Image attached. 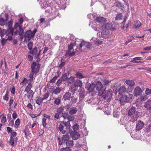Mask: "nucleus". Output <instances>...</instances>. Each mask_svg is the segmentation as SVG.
Returning <instances> with one entry per match:
<instances>
[{
  "instance_id": "obj_1",
  "label": "nucleus",
  "mask_w": 151,
  "mask_h": 151,
  "mask_svg": "<svg viewBox=\"0 0 151 151\" xmlns=\"http://www.w3.org/2000/svg\"><path fill=\"white\" fill-rule=\"evenodd\" d=\"M40 66V64H37L35 62H33L31 65V73L29 75L30 79H28V81H32L34 75L37 74L39 72Z\"/></svg>"
},
{
  "instance_id": "obj_2",
  "label": "nucleus",
  "mask_w": 151,
  "mask_h": 151,
  "mask_svg": "<svg viewBox=\"0 0 151 151\" xmlns=\"http://www.w3.org/2000/svg\"><path fill=\"white\" fill-rule=\"evenodd\" d=\"M95 88L98 91V95L99 96L103 94V91L105 90L106 87L103 86L101 82L99 81H97L95 84Z\"/></svg>"
},
{
  "instance_id": "obj_3",
  "label": "nucleus",
  "mask_w": 151,
  "mask_h": 151,
  "mask_svg": "<svg viewBox=\"0 0 151 151\" xmlns=\"http://www.w3.org/2000/svg\"><path fill=\"white\" fill-rule=\"evenodd\" d=\"M102 92H103V94L99 96H102L104 99H107L109 101H110L112 96V91L110 89L107 91L105 90Z\"/></svg>"
},
{
  "instance_id": "obj_4",
  "label": "nucleus",
  "mask_w": 151,
  "mask_h": 151,
  "mask_svg": "<svg viewBox=\"0 0 151 151\" xmlns=\"http://www.w3.org/2000/svg\"><path fill=\"white\" fill-rule=\"evenodd\" d=\"M74 46V45L72 43H70L68 45V50L66 51L65 53V56H68L69 57L73 56L75 54V52L73 51L71 53V50L73 49V46Z\"/></svg>"
},
{
  "instance_id": "obj_5",
  "label": "nucleus",
  "mask_w": 151,
  "mask_h": 151,
  "mask_svg": "<svg viewBox=\"0 0 151 151\" xmlns=\"http://www.w3.org/2000/svg\"><path fill=\"white\" fill-rule=\"evenodd\" d=\"M139 113L137 111L136 108L135 106H132L129 109L128 115L129 116L136 115L137 116L139 115Z\"/></svg>"
},
{
  "instance_id": "obj_6",
  "label": "nucleus",
  "mask_w": 151,
  "mask_h": 151,
  "mask_svg": "<svg viewBox=\"0 0 151 151\" xmlns=\"http://www.w3.org/2000/svg\"><path fill=\"white\" fill-rule=\"evenodd\" d=\"M32 31L30 30L27 31L25 33V35L24 36V42H27L28 41H29L34 36L32 35Z\"/></svg>"
},
{
  "instance_id": "obj_7",
  "label": "nucleus",
  "mask_w": 151,
  "mask_h": 151,
  "mask_svg": "<svg viewBox=\"0 0 151 151\" xmlns=\"http://www.w3.org/2000/svg\"><path fill=\"white\" fill-rule=\"evenodd\" d=\"M69 132H70V137L73 140H77L80 137V134L77 131H72L71 130H70Z\"/></svg>"
},
{
  "instance_id": "obj_8",
  "label": "nucleus",
  "mask_w": 151,
  "mask_h": 151,
  "mask_svg": "<svg viewBox=\"0 0 151 151\" xmlns=\"http://www.w3.org/2000/svg\"><path fill=\"white\" fill-rule=\"evenodd\" d=\"M95 83L90 84L89 83L87 82L86 84L85 88L88 90L89 92L93 91L95 89Z\"/></svg>"
},
{
  "instance_id": "obj_9",
  "label": "nucleus",
  "mask_w": 151,
  "mask_h": 151,
  "mask_svg": "<svg viewBox=\"0 0 151 151\" xmlns=\"http://www.w3.org/2000/svg\"><path fill=\"white\" fill-rule=\"evenodd\" d=\"M119 96L118 95L116 97V99L117 100H119V101H120V104L122 105H124V104L126 102V95H120V97L119 98Z\"/></svg>"
},
{
  "instance_id": "obj_10",
  "label": "nucleus",
  "mask_w": 151,
  "mask_h": 151,
  "mask_svg": "<svg viewBox=\"0 0 151 151\" xmlns=\"http://www.w3.org/2000/svg\"><path fill=\"white\" fill-rule=\"evenodd\" d=\"M8 29H7V31L8 34H10L13 35L14 33V29H12V26L13 22L12 20H10L8 22Z\"/></svg>"
},
{
  "instance_id": "obj_11",
  "label": "nucleus",
  "mask_w": 151,
  "mask_h": 151,
  "mask_svg": "<svg viewBox=\"0 0 151 151\" xmlns=\"http://www.w3.org/2000/svg\"><path fill=\"white\" fill-rule=\"evenodd\" d=\"M101 36L104 38H107L109 37L110 34L108 30H104L101 32Z\"/></svg>"
},
{
  "instance_id": "obj_12",
  "label": "nucleus",
  "mask_w": 151,
  "mask_h": 151,
  "mask_svg": "<svg viewBox=\"0 0 151 151\" xmlns=\"http://www.w3.org/2000/svg\"><path fill=\"white\" fill-rule=\"evenodd\" d=\"M144 107L147 111L151 112V100L148 99L144 104Z\"/></svg>"
},
{
  "instance_id": "obj_13",
  "label": "nucleus",
  "mask_w": 151,
  "mask_h": 151,
  "mask_svg": "<svg viewBox=\"0 0 151 151\" xmlns=\"http://www.w3.org/2000/svg\"><path fill=\"white\" fill-rule=\"evenodd\" d=\"M142 91L140 87L138 86H137L134 90L133 94L134 96L137 97L139 96Z\"/></svg>"
},
{
  "instance_id": "obj_14",
  "label": "nucleus",
  "mask_w": 151,
  "mask_h": 151,
  "mask_svg": "<svg viewBox=\"0 0 151 151\" xmlns=\"http://www.w3.org/2000/svg\"><path fill=\"white\" fill-rule=\"evenodd\" d=\"M71 97V93L69 92L65 93L63 95L62 99L63 101L69 100Z\"/></svg>"
},
{
  "instance_id": "obj_15",
  "label": "nucleus",
  "mask_w": 151,
  "mask_h": 151,
  "mask_svg": "<svg viewBox=\"0 0 151 151\" xmlns=\"http://www.w3.org/2000/svg\"><path fill=\"white\" fill-rule=\"evenodd\" d=\"M144 125V123L141 122L140 120L139 121L137 124H136V129L137 130H141Z\"/></svg>"
},
{
  "instance_id": "obj_16",
  "label": "nucleus",
  "mask_w": 151,
  "mask_h": 151,
  "mask_svg": "<svg viewBox=\"0 0 151 151\" xmlns=\"http://www.w3.org/2000/svg\"><path fill=\"white\" fill-rule=\"evenodd\" d=\"M112 26V25L111 23H108L103 25L101 26V28L104 30H108L111 28Z\"/></svg>"
},
{
  "instance_id": "obj_17",
  "label": "nucleus",
  "mask_w": 151,
  "mask_h": 151,
  "mask_svg": "<svg viewBox=\"0 0 151 151\" xmlns=\"http://www.w3.org/2000/svg\"><path fill=\"white\" fill-rule=\"evenodd\" d=\"M96 20L98 23H100L101 24L104 23L106 21L105 18L101 17H97Z\"/></svg>"
},
{
  "instance_id": "obj_18",
  "label": "nucleus",
  "mask_w": 151,
  "mask_h": 151,
  "mask_svg": "<svg viewBox=\"0 0 151 151\" xmlns=\"http://www.w3.org/2000/svg\"><path fill=\"white\" fill-rule=\"evenodd\" d=\"M126 83L132 89L133 88V87L135 85V83L132 80H127L125 81Z\"/></svg>"
},
{
  "instance_id": "obj_19",
  "label": "nucleus",
  "mask_w": 151,
  "mask_h": 151,
  "mask_svg": "<svg viewBox=\"0 0 151 151\" xmlns=\"http://www.w3.org/2000/svg\"><path fill=\"white\" fill-rule=\"evenodd\" d=\"M114 5L116 7L119 8L121 9H122L124 8V5L122 4L121 2L119 1H116L114 3Z\"/></svg>"
},
{
  "instance_id": "obj_20",
  "label": "nucleus",
  "mask_w": 151,
  "mask_h": 151,
  "mask_svg": "<svg viewBox=\"0 0 151 151\" xmlns=\"http://www.w3.org/2000/svg\"><path fill=\"white\" fill-rule=\"evenodd\" d=\"M37 47L35 46L33 49H32L31 50H30L29 53L31 54H32L33 55H35L37 54Z\"/></svg>"
},
{
  "instance_id": "obj_21",
  "label": "nucleus",
  "mask_w": 151,
  "mask_h": 151,
  "mask_svg": "<svg viewBox=\"0 0 151 151\" xmlns=\"http://www.w3.org/2000/svg\"><path fill=\"white\" fill-rule=\"evenodd\" d=\"M82 81L79 80H76L74 83L75 86L79 87L81 88L82 86Z\"/></svg>"
},
{
  "instance_id": "obj_22",
  "label": "nucleus",
  "mask_w": 151,
  "mask_h": 151,
  "mask_svg": "<svg viewBox=\"0 0 151 151\" xmlns=\"http://www.w3.org/2000/svg\"><path fill=\"white\" fill-rule=\"evenodd\" d=\"M79 93L80 97L81 98L84 97L85 93L84 88H81L80 89H79Z\"/></svg>"
},
{
  "instance_id": "obj_23",
  "label": "nucleus",
  "mask_w": 151,
  "mask_h": 151,
  "mask_svg": "<svg viewBox=\"0 0 151 151\" xmlns=\"http://www.w3.org/2000/svg\"><path fill=\"white\" fill-rule=\"evenodd\" d=\"M126 88L125 86H122L119 90V94L120 95L122 94L123 93L126 91Z\"/></svg>"
},
{
  "instance_id": "obj_24",
  "label": "nucleus",
  "mask_w": 151,
  "mask_h": 151,
  "mask_svg": "<svg viewBox=\"0 0 151 151\" xmlns=\"http://www.w3.org/2000/svg\"><path fill=\"white\" fill-rule=\"evenodd\" d=\"M86 42L83 40L82 41L81 43L79 44V46H78L77 47V48H79L80 50H81L83 46L86 45Z\"/></svg>"
},
{
  "instance_id": "obj_25",
  "label": "nucleus",
  "mask_w": 151,
  "mask_h": 151,
  "mask_svg": "<svg viewBox=\"0 0 151 151\" xmlns=\"http://www.w3.org/2000/svg\"><path fill=\"white\" fill-rule=\"evenodd\" d=\"M141 23L139 21H137L136 22L134 26L133 27V28L136 29H138L141 25Z\"/></svg>"
},
{
  "instance_id": "obj_26",
  "label": "nucleus",
  "mask_w": 151,
  "mask_h": 151,
  "mask_svg": "<svg viewBox=\"0 0 151 151\" xmlns=\"http://www.w3.org/2000/svg\"><path fill=\"white\" fill-rule=\"evenodd\" d=\"M104 85L105 86H108L111 82V81L109 80L108 79H104L102 80Z\"/></svg>"
},
{
  "instance_id": "obj_27",
  "label": "nucleus",
  "mask_w": 151,
  "mask_h": 151,
  "mask_svg": "<svg viewBox=\"0 0 151 151\" xmlns=\"http://www.w3.org/2000/svg\"><path fill=\"white\" fill-rule=\"evenodd\" d=\"M77 111V110L76 108L74 107L73 108L70 109V110L69 111V113L70 115H73L76 114Z\"/></svg>"
},
{
  "instance_id": "obj_28",
  "label": "nucleus",
  "mask_w": 151,
  "mask_h": 151,
  "mask_svg": "<svg viewBox=\"0 0 151 151\" xmlns=\"http://www.w3.org/2000/svg\"><path fill=\"white\" fill-rule=\"evenodd\" d=\"M75 81L74 77L71 76L69 78H68L67 80V82L68 84H71L73 83Z\"/></svg>"
},
{
  "instance_id": "obj_29",
  "label": "nucleus",
  "mask_w": 151,
  "mask_h": 151,
  "mask_svg": "<svg viewBox=\"0 0 151 151\" xmlns=\"http://www.w3.org/2000/svg\"><path fill=\"white\" fill-rule=\"evenodd\" d=\"M119 113L116 110H113V116L114 117L118 118L119 117Z\"/></svg>"
},
{
  "instance_id": "obj_30",
  "label": "nucleus",
  "mask_w": 151,
  "mask_h": 151,
  "mask_svg": "<svg viewBox=\"0 0 151 151\" xmlns=\"http://www.w3.org/2000/svg\"><path fill=\"white\" fill-rule=\"evenodd\" d=\"M61 91V89L59 86L56 87V88L54 89L53 91V93H54L55 94L57 95L59 94Z\"/></svg>"
},
{
  "instance_id": "obj_31",
  "label": "nucleus",
  "mask_w": 151,
  "mask_h": 151,
  "mask_svg": "<svg viewBox=\"0 0 151 151\" xmlns=\"http://www.w3.org/2000/svg\"><path fill=\"white\" fill-rule=\"evenodd\" d=\"M65 143L68 147H71L73 145V142L72 140H68L65 142Z\"/></svg>"
},
{
  "instance_id": "obj_32",
  "label": "nucleus",
  "mask_w": 151,
  "mask_h": 151,
  "mask_svg": "<svg viewBox=\"0 0 151 151\" xmlns=\"http://www.w3.org/2000/svg\"><path fill=\"white\" fill-rule=\"evenodd\" d=\"M123 26L121 27V28L123 29L124 30H126L129 25H131V22L129 21L127 24H126L125 25L124 24H123Z\"/></svg>"
},
{
  "instance_id": "obj_33",
  "label": "nucleus",
  "mask_w": 151,
  "mask_h": 151,
  "mask_svg": "<svg viewBox=\"0 0 151 151\" xmlns=\"http://www.w3.org/2000/svg\"><path fill=\"white\" fill-rule=\"evenodd\" d=\"M61 123L63 124H64L65 125V126L66 127L67 129H69V130H70V122L69 121H68L66 122H65L64 121L62 122Z\"/></svg>"
},
{
  "instance_id": "obj_34",
  "label": "nucleus",
  "mask_w": 151,
  "mask_h": 151,
  "mask_svg": "<svg viewBox=\"0 0 151 151\" xmlns=\"http://www.w3.org/2000/svg\"><path fill=\"white\" fill-rule=\"evenodd\" d=\"M37 98L38 99L37 101H36V103L38 105H40L42 103V102L44 100V99H43V98L40 97H37Z\"/></svg>"
},
{
  "instance_id": "obj_35",
  "label": "nucleus",
  "mask_w": 151,
  "mask_h": 151,
  "mask_svg": "<svg viewBox=\"0 0 151 151\" xmlns=\"http://www.w3.org/2000/svg\"><path fill=\"white\" fill-rule=\"evenodd\" d=\"M123 17L122 13H119V14H117L115 17V20H120L122 19V18Z\"/></svg>"
},
{
  "instance_id": "obj_36",
  "label": "nucleus",
  "mask_w": 151,
  "mask_h": 151,
  "mask_svg": "<svg viewBox=\"0 0 151 151\" xmlns=\"http://www.w3.org/2000/svg\"><path fill=\"white\" fill-rule=\"evenodd\" d=\"M137 60H139V57H135L133 59V60L130 61L131 63H142L143 62L140 61H137Z\"/></svg>"
},
{
  "instance_id": "obj_37",
  "label": "nucleus",
  "mask_w": 151,
  "mask_h": 151,
  "mask_svg": "<svg viewBox=\"0 0 151 151\" xmlns=\"http://www.w3.org/2000/svg\"><path fill=\"white\" fill-rule=\"evenodd\" d=\"M62 139V140H63L65 142L68 140L70 139V137L67 134H65L63 136Z\"/></svg>"
},
{
  "instance_id": "obj_38",
  "label": "nucleus",
  "mask_w": 151,
  "mask_h": 151,
  "mask_svg": "<svg viewBox=\"0 0 151 151\" xmlns=\"http://www.w3.org/2000/svg\"><path fill=\"white\" fill-rule=\"evenodd\" d=\"M9 143L10 145L12 146H14L16 145L14 139L13 138H10Z\"/></svg>"
},
{
  "instance_id": "obj_39",
  "label": "nucleus",
  "mask_w": 151,
  "mask_h": 151,
  "mask_svg": "<svg viewBox=\"0 0 151 151\" xmlns=\"http://www.w3.org/2000/svg\"><path fill=\"white\" fill-rule=\"evenodd\" d=\"M76 77L79 79H82L84 78V76L82 74L79 72H78L76 74Z\"/></svg>"
},
{
  "instance_id": "obj_40",
  "label": "nucleus",
  "mask_w": 151,
  "mask_h": 151,
  "mask_svg": "<svg viewBox=\"0 0 151 151\" xmlns=\"http://www.w3.org/2000/svg\"><path fill=\"white\" fill-rule=\"evenodd\" d=\"M150 125L146 126L144 129V131L146 132H149L151 131V123Z\"/></svg>"
},
{
  "instance_id": "obj_41",
  "label": "nucleus",
  "mask_w": 151,
  "mask_h": 151,
  "mask_svg": "<svg viewBox=\"0 0 151 151\" xmlns=\"http://www.w3.org/2000/svg\"><path fill=\"white\" fill-rule=\"evenodd\" d=\"M133 116V117L130 120V121L133 123L137 120L139 115H138V116H137L136 115H135Z\"/></svg>"
},
{
  "instance_id": "obj_42",
  "label": "nucleus",
  "mask_w": 151,
  "mask_h": 151,
  "mask_svg": "<svg viewBox=\"0 0 151 151\" xmlns=\"http://www.w3.org/2000/svg\"><path fill=\"white\" fill-rule=\"evenodd\" d=\"M20 124V120L19 118H18L15 122L14 125L15 127L16 128H17L18 127V126Z\"/></svg>"
},
{
  "instance_id": "obj_43",
  "label": "nucleus",
  "mask_w": 151,
  "mask_h": 151,
  "mask_svg": "<svg viewBox=\"0 0 151 151\" xmlns=\"http://www.w3.org/2000/svg\"><path fill=\"white\" fill-rule=\"evenodd\" d=\"M132 94H129V96H128L126 95V102H130L131 101V100L132 99Z\"/></svg>"
},
{
  "instance_id": "obj_44",
  "label": "nucleus",
  "mask_w": 151,
  "mask_h": 151,
  "mask_svg": "<svg viewBox=\"0 0 151 151\" xmlns=\"http://www.w3.org/2000/svg\"><path fill=\"white\" fill-rule=\"evenodd\" d=\"M61 78L62 79V80L63 81H67L68 78L67 74L66 73L63 74L61 76Z\"/></svg>"
},
{
  "instance_id": "obj_45",
  "label": "nucleus",
  "mask_w": 151,
  "mask_h": 151,
  "mask_svg": "<svg viewBox=\"0 0 151 151\" xmlns=\"http://www.w3.org/2000/svg\"><path fill=\"white\" fill-rule=\"evenodd\" d=\"M71 99L70 102L72 104H74L76 102L77 99L76 98H75L74 96H71Z\"/></svg>"
},
{
  "instance_id": "obj_46",
  "label": "nucleus",
  "mask_w": 151,
  "mask_h": 151,
  "mask_svg": "<svg viewBox=\"0 0 151 151\" xmlns=\"http://www.w3.org/2000/svg\"><path fill=\"white\" fill-rule=\"evenodd\" d=\"M73 131H77V130L79 129V126L78 124H76L73 126Z\"/></svg>"
},
{
  "instance_id": "obj_47",
  "label": "nucleus",
  "mask_w": 151,
  "mask_h": 151,
  "mask_svg": "<svg viewBox=\"0 0 151 151\" xmlns=\"http://www.w3.org/2000/svg\"><path fill=\"white\" fill-rule=\"evenodd\" d=\"M64 110V109L63 107L60 106L59 107L57 110V112L61 114L63 113V112Z\"/></svg>"
},
{
  "instance_id": "obj_48",
  "label": "nucleus",
  "mask_w": 151,
  "mask_h": 151,
  "mask_svg": "<svg viewBox=\"0 0 151 151\" xmlns=\"http://www.w3.org/2000/svg\"><path fill=\"white\" fill-rule=\"evenodd\" d=\"M9 95H8V92L7 91L6 92V93L4 96L3 97V99L4 100L7 101L9 99Z\"/></svg>"
},
{
  "instance_id": "obj_49",
  "label": "nucleus",
  "mask_w": 151,
  "mask_h": 151,
  "mask_svg": "<svg viewBox=\"0 0 151 151\" xmlns=\"http://www.w3.org/2000/svg\"><path fill=\"white\" fill-rule=\"evenodd\" d=\"M6 33H7L8 34V32L7 31V30H6L5 29H3L2 30H1V33L0 35L1 37H3L4 36L5 34Z\"/></svg>"
},
{
  "instance_id": "obj_50",
  "label": "nucleus",
  "mask_w": 151,
  "mask_h": 151,
  "mask_svg": "<svg viewBox=\"0 0 151 151\" xmlns=\"http://www.w3.org/2000/svg\"><path fill=\"white\" fill-rule=\"evenodd\" d=\"M71 149L69 147H63L61 149L60 151H70Z\"/></svg>"
},
{
  "instance_id": "obj_51",
  "label": "nucleus",
  "mask_w": 151,
  "mask_h": 151,
  "mask_svg": "<svg viewBox=\"0 0 151 151\" xmlns=\"http://www.w3.org/2000/svg\"><path fill=\"white\" fill-rule=\"evenodd\" d=\"M134 39V38L133 36L131 37L130 39H128L124 43V45H126L129 42H131Z\"/></svg>"
},
{
  "instance_id": "obj_52",
  "label": "nucleus",
  "mask_w": 151,
  "mask_h": 151,
  "mask_svg": "<svg viewBox=\"0 0 151 151\" xmlns=\"http://www.w3.org/2000/svg\"><path fill=\"white\" fill-rule=\"evenodd\" d=\"M27 46L28 49L29 50H31L32 49L33 46L32 42H29L27 44Z\"/></svg>"
},
{
  "instance_id": "obj_53",
  "label": "nucleus",
  "mask_w": 151,
  "mask_h": 151,
  "mask_svg": "<svg viewBox=\"0 0 151 151\" xmlns=\"http://www.w3.org/2000/svg\"><path fill=\"white\" fill-rule=\"evenodd\" d=\"M46 119L45 118H43L42 119V125L43 127L45 128H47V123L46 122Z\"/></svg>"
},
{
  "instance_id": "obj_54",
  "label": "nucleus",
  "mask_w": 151,
  "mask_h": 151,
  "mask_svg": "<svg viewBox=\"0 0 151 151\" xmlns=\"http://www.w3.org/2000/svg\"><path fill=\"white\" fill-rule=\"evenodd\" d=\"M19 35L20 36H21V35H23L24 33V29L22 27V26L20 27L19 28Z\"/></svg>"
},
{
  "instance_id": "obj_55",
  "label": "nucleus",
  "mask_w": 151,
  "mask_h": 151,
  "mask_svg": "<svg viewBox=\"0 0 151 151\" xmlns=\"http://www.w3.org/2000/svg\"><path fill=\"white\" fill-rule=\"evenodd\" d=\"M67 119L68 120V121H72L74 120V118L73 115H69Z\"/></svg>"
},
{
  "instance_id": "obj_56",
  "label": "nucleus",
  "mask_w": 151,
  "mask_h": 151,
  "mask_svg": "<svg viewBox=\"0 0 151 151\" xmlns=\"http://www.w3.org/2000/svg\"><path fill=\"white\" fill-rule=\"evenodd\" d=\"M63 114L62 115V117H63L64 119H67V117H68L69 115L68 114V113L67 112H64L62 114Z\"/></svg>"
},
{
  "instance_id": "obj_57",
  "label": "nucleus",
  "mask_w": 151,
  "mask_h": 151,
  "mask_svg": "<svg viewBox=\"0 0 151 151\" xmlns=\"http://www.w3.org/2000/svg\"><path fill=\"white\" fill-rule=\"evenodd\" d=\"M85 47L88 49H91L92 47L90 43H87V44L86 45Z\"/></svg>"
},
{
  "instance_id": "obj_58",
  "label": "nucleus",
  "mask_w": 151,
  "mask_h": 151,
  "mask_svg": "<svg viewBox=\"0 0 151 151\" xmlns=\"http://www.w3.org/2000/svg\"><path fill=\"white\" fill-rule=\"evenodd\" d=\"M5 24V20L3 18L0 19V25L1 26H4Z\"/></svg>"
},
{
  "instance_id": "obj_59",
  "label": "nucleus",
  "mask_w": 151,
  "mask_h": 151,
  "mask_svg": "<svg viewBox=\"0 0 151 151\" xmlns=\"http://www.w3.org/2000/svg\"><path fill=\"white\" fill-rule=\"evenodd\" d=\"M7 41V39L3 38H2L1 41V45L3 46Z\"/></svg>"
},
{
  "instance_id": "obj_60",
  "label": "nucleus",
  "mask_w": 151,
  "mask_h": 151,
  "mask_svg": "<svg viewBox=\"0 0 151 151\" xmlns=\"http://www.w3.org/2000/svg\"><path fill=\"white\" fill-rule=\"evenodd\" d=\"M10 133L11 135L10 138H13L14 137H16L17 135V133L16 132H13Z\"/></svg>"
},
{
  "instance_id": "obj_61",
  "label": "nucleus",
  "mask_w": 151,
  "mask_h": 151,
  "mask_svg": "<svg viewBox=\"0 0 151 151\" xmlns=\"http://www.w3.org/2000/svg\"><path fill=\"white\" fill-rule=\"evenodd\" d=\"M2 115L4 116L1 119V122L2 123H5L6 122V117L5 116V114L3 113Z\"/></svg>"
},
{
  "instance_id": "obj_62",
  "label": "nucleus",
  "mask_w": 151,
  "mask_h": 151,
  "mask_svg": "<svg viewBox=\"0 0 151 151\" xmlns=\"http://www.w3.org/2000/svg\"><path fill=\"white\" fill-rule=\"evenodd\" d=\"M32 88V86H27L26 88L24 91L27 92V93H28L29 91L31 90V89Z\"/></svg>"
},
{
  "instance_id": "obj_63",
  "label": "nucleus",
  "mask_w": 151,
  "mask_h": 151,
  "mask_svg": "<svg viewBox=\"0 0 151 151\" xmlns=\"http://www.w3.org/2000/svg\"><path fill=\"white\" fill-rule=\"evenodd\" d=\"M141 101H143L145 100L148 98V96L147 95H145L144 96H141Z\"/></svg>"
},
{
  "instance_id": "obj_64",
  "label": "nucleus",
  "mask_w": 151,
  "mask_h": 151,
  "mask_svg": "<svg viewBox=\"0 0 151 151\" xmlns=\"http://www.w3.org/2000/svg\"><path fill=\"white\" fill-rule=\"evenodd\" d=\"M145 93L147 95L151 94V89H150L148 88H146L145 90Z\"/></svg>"
}]
</instances>
